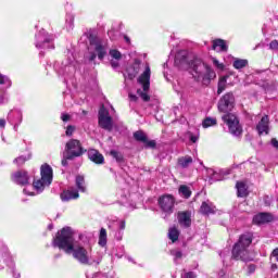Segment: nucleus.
<instances>
[{
	"instance_id": "1",
	"label": "nucleus",
	"mask_w": 278,
	"mask_h": 278,
	"mask_svg": "<svg viewBox=\"0 0 278 278\" xmlns=\"http://www.w3.org/2000/svg\"><path fill=\"white\" fill-rule=\"evenodd\" d=\"M52 247H56L67 255H72L83 266H99L103 262V253L96 252L90 254L88 249L75 241L71 227H64L58 232L53 239Z\"/></svg>"
},
{
	"instance_id": "2",
	"label": "nucleus",
	"mask_w": 278,
	"mask_h": 278,
	"mask_svg": "<svg viewBox=\"0 0 278 278\" xmlns=\"http://www.w3.org/2000/svg\"><path fill=\"white\" fill-rule=\"evenodd\" d=\"M174 64L178 68H191L192 77L197 81H202L204 86H207L212 79H216V72L210 65L202 62L201 59H194L191 63L188 62V53L186 51H180L176 54Z\"/></svg>"
},
{
	"instance_id": "3",
	"label": "nucleus",
	"mask_w": 278,
	"mask_h": 278,
	"mask_svg": "<svg viewBox=\"0 0 278 278\" xmlns=\"http://www.w3.org/2000/svg\"><path fill=\"white\" fill-rule=\"evenodd\" d=\"M233 103H236V98H233V93L228 92L219 100L218 110L224 113L222 121L227 125L231 136L240 138V136H242V126L240 125L238 116L232 113H227L233 110Z\"/></svg>"
},
{
	"instance_id": "4",
	"label": "nucleus",
	"mask_w": 278,
	"mask_h": 278,
	"mask_svg": "<svg viewBox=\"0 0 278 278\" xmlns=\"http://www.w3.org/2000/svg\"><path fill=\"white\" fill-rule=\"evenodd\" d=\"M40 175H41V178L35 180L33 182V187L26 186L24 188V194H27L28 197H36V194H40V192H42L45 188L51 186L53 181V168L50 167L49 164L41 165ZM31 190H36V192Z\"/></svg>"
},
{
	"instance_id": "5",
	"label": "nucleus",
	"mask_w": 278,
	"mask_h": 278,
	"mask_svg": "<svg viewBox=\"0 0 278 278\" xmlns=\"http://www.w3.org/2000/svg\"><path fill=\"white\" fill-rule=\"evenodd\" d=\"M251 242H253V235L251 232L241 235L238 242L235 244L232 249L233 260H241L242 262H251L253 260V253L249 251V247H251Z\"/></svg>"
},
{
	"instance_id": "6",
	"label": "nucleus",
	"mask_w": 278,
	"mask_h": 278,
	"mask_svg": "<svg viewBox=\"0 0 278 278\" xmlns=\"http://www.w3.org/2000/svg\"><path fill=\"white\" fill-rule=\"evenodd\" d=\"M87 38H89V51L91 53L89 60L92 62L97 56L98 60H103L108 55V41L101 40L92 35H87Z\"/></svg>"
},
{
	"instance_id": "7",
	"label": "nucleus",
	"mask_w": 278,
	"mask_h": 278,
	"mask_svg": "<svg viewBox=\"0 0 278 278\" xmlns=\"http://www.w3.org/2000/svg\"><path fill=\"white\" fill-rule=\"evenodd\" d=\"M138 83L142 86L143 91L138 89L137 93L143 101H149V88H151V67L149 64L146 65L144 72L139 76Z\"/></svg>"
},
{
	"instance_id": "8",
	"label": "nucleus",
	"mask_w": 278,
	"mask_h": 278,
	"mask_svg": "<svg viewBox=\"0 0 278 278\" xmlns=\"http://www.w3.org/2000/svg\"><path fill=\"white\" fill-rule=\"evenodd\" d=\"M65 153L67 160H75V157H81L86 153V150H84L79 140L71 139L65 144Z\"/></svg>"
},
{
	"instance_id": "9",
	"label": "nucleus",
	"mask_w": 278,
	"mask_h": 278,
	"mask_svg": "<svg viewBox=\"0 0 278 278\" xmlns=\"http://www.w3.org/2000/svg\"><path fill=\"white\" fill-rule=\"evenodd\" d=\"M35 38H36L35 47L37 49H54L53 36L47 34V31L45 29H41L36 35Z\"/></svg>"
},
{
	"instance_id": "10",
	"label": "nucleus",
	"mask_w": 278,
	"mask_h": 278,
	"mask_svg": "<svg viewBox=\"0 0 278 278\" xmlns=\"http://www.w3.org/2000/svg\"><path fill=\"white\" fill-rule=\"evenodd\" d=\"M110 112L114 113L113 106H110V111L105 109V106H101L99 111V125L102 129H106L108 131H112V117L110 116Z\"/></svg>"
},
{
	"instance_id": "11",
	"label": "nucleus",
	"mask_w": 278,
	"mask_h": 278,
	"mask_svg": "<svg viewBox=\"0 0 278 278\" xmlns=\"http://www.w3.org/2000/svg\"><path fill=\"white\" fill-rule=\"evenodd\" d=\"M8 123H10L14 131H18L21 123H23V111L21 109H12L7 116Z\"/></svg>"
},
{
	"instance_id": "12",
	"label": "nucleus",
	"mask_w": 278,
	"mask_h": 278,
	"mask_svg": "<svg viewBox=\"0 0 278 278\" xmlns=\"http://www.w3.org/2000/svg\"><path fill=\"white\" fill-rule=\"evenodd\" d=\"M159 205L165 214H173L175 208V198L172 194H165L159 198Z\"/></svg>"
},
{
	"instance_id": "13",
	"label": "nucleus",
	"mask_w": 278,
	"mask_h": 278,
	"mask_svg": "<svg viewBox=\"0 0 278 278\" xmlns=\"http://www.w3.org/2000/svg\"><path fill=\"white\" fill-rule=\"evenodd\" d=\"M12 181L18 186H27L29 184V175L25 170L16 172L12 175Z\"/></svg>"
},
{
	"instance_id": "14",
	"label": "nucleus",
	"mask_w": 278,
	"mask_h": 278,
	"mask_svg": "<svg viewBox=\"0 0 278 278\" xmlns=\"http://www.w3.org/2000/svg\"><path fill=\"white\" fill-rule=\"evenodd\" d=\"M75 199H79V191H77L75 187H70L61 193V200L64 202L73 201Z\"/></svg>"
},
{
	"instance_id": "15",
	"label": "nucleus",
	"mask_w": 278,
	"mask_h": 278,
	"mask_svg": "<svg viewBox=\"0 0 278 278\" xmlns=\"http://www.w3.org/2000/svg\"><path fill=\"white\" fill-rule=\"evenodd\" d=\"M88 157L94 164H103L105 162V157L96 149L88 150Z\"/></svg>"
},
{
	"instance_id": "16",
	"label": "nucleus",
	"mask_w": 278,
	"mask_h": 278,
	"mask_svg": "<svg viewBox=\"0 0 278 278\" xmlns=\"http://www.w3.org/2000/svg\"><path fill=\"white\" fill-rule=\"evenodd\" d=\"M273 220V215L269 213H260L253 217L254 225H264L265 223H270Z\"/></svg>"
},
{
	"instance_id": "17",
	"label": "nucleus",
	"mask_w": 278,
	"mask_h": 278,
	"mask_svg": "<svg viewBox=\"0 0 278 278\" xmlns=\"http://www.w3.org/2000/svg\"><path fill=\"white\" fill-rule=\"evenodd\" d=\"M269 119H268V115H265L262 117V119L258 122L256 129L260 134V136H262V134L268 135L269 131V126H268Z\"/></svg>"
},
{
	"instance_id": "18",
	"label": "nucleus",
	"mask_w": 278,
	"mask_h": 278,
	"mask_svg": "<svg viewBox=\"0 0 278 278\" xmlns=\"http://www.w3.org/2000/svg\"><path fill=\"white\" fill-rule=\"evenodd\" d=\"M200 212L204 216H210V214H216V206L214 205V203L206 201L202 203Z\"/></svg>"
},
{
	"instance_id": "19",
	"label": "nucleus",
	"mask_w": 278,
	"mask_h": 278,
	"mask_svg": "<svg viewBox=\"0 0 278 278\" xmlns=\"http://www.w3.org/2000/svg\"><path fill=\"white\" fill-rule=\"evenodd\" d=\"M109 55L112 58L111 60L112 68H118L119 66L118 62H121V58H123V54L121 53V51L116 49H112L110 50Z\"/></svg>"
},
{
	"instance_id": "20",
	"label": "nucleus",
	"mask_w": 278,
	"mask_h": 278,
	"mask_svg": "<svg viewBox=\"0 0 278 278\" xmlns=\"http://www.w3.org/2000/svg\"><path fill=\"white\" fill-rule=\"evenodd\" d=\"M178 223L181 227H190L192 225L190 212L178 213Z\"/></svg>"
},
{
	"instance_id": "21",
	"label": "nucleus",
	"mask_w": 278,
	"mask_h": 278,
	"mask_svg": "<svg viewBox=\"0 0 278 278\" xmlns=\"http://www.w3.org/2000/svg\"><path fill=\"white\" fill-rule=\"evenodd\" d=\"M138 73H140V63H135L134 65L127 67L124 77L125 79H135Z\"/></svg>"
},
{
	"instance_id": "22",
	"label": "nucleus",
	"mask_w": 278,
	"mask_h": 278,
	"mask_svg": "<svg viewBox=\"0 0 278 278\" xmlns=\"http://www.w3.org/2000/svg\"><path fill=\"white\" fill-rule=\"evenodd\" d=\"M213 50L217 51V53H220V51H227V42L223 39H216L213 41Z\"/></svg>"
},
{
	"instance_id": "23",
	"label": "nucleus",
	"mask_w": 278,
	"mask_h": 278,
	"mask_svg": "<svg viewBox=\"0 0 278 278\" xmlns=\"http://www.w3.org/2000/svg\"><path fill=\"white\" fill-rule=\"evenodd\" d=\"M192 156L186 155L178 159V166L180 168H188L192 164Z\"/></svg>"
},
{
	"instance_id": "24",
	"label": "nucleus",
	"mask_w": 278,
	"mask_h": 278,
	"mask_svg": "<svg viewBox=\"0 0 278 278\" xmlns=\"http://www.w3.org/2000/svg\"><path fill=\"white\" fill-rule=\"evenodd\" d=\"M178 194H180L184 199H190V197H192V190H190V187L182 185L178 189Z\"/></svg>"
},
{
	"instance_id": "25",
	"label": "nucleus",
	"mask_w": 278,
	"mask_h": 278,
	"mask_svg": "<svg viewBox=\"0 0 278 278\" xmlns=\"http://www.w3.org/2000/svg\"><path fill=\"white\" fill-rule=\"evenodd\" d=\"M232 66L237 71H240L241 68H245V66H249V61L247 59H235Z\"/></svg>"
},
{
	"instance_id": "26",
	"label": "nucleus",
	"mask_w": 278,
	"mask_h": 278,
	"mask_svg": "<svg viewBox=\"0 0 278 278\" xmlns=\"http://www.w3.org/2000/svg\"><path fill=\"white\" fill-rule=\"evenodd\" d=\"M237 194L238 197L244 198L247 194H249V191L247 190V185L244 182H237Z\"/></svg>"
},
{
	"instance_id": "27",
	"label": "nucleus",
	"mask_w": 278,
	"mask_h": 278,
	"mask_svg": "<svg viewBox=\"0 0 278 278\" xmlns=\"http://www.w3.org/2000/svg\"><path fill=\"white\" fill-rule=\"evenodd\" d=\"M98 244L100 247H105L108 244V231L105 228H101L100 230Z\"/></svg>"
},
{
	"instance_id": "28",
	"label": "nucleus",
	"mask_w": 278,
	"mask_h": 278,
	"mask_svg": "<svg viewBox=\"0 0 278 278\" xmlns=\"http://www.w3.org/2000/svg\"><path fill=\"white\" fill-rule=\"evenodd\" d=\"M75 16L73 14H67L65 17V27L67 31L73 30V27H75Z\"/></svg>"
},
{
	"instance_id": "29",
	"label": "nucleus",
	"mask_w": 278,
	"mask_h": 278,
	"mask_svg": "<svg viewBox=\"0 0 278 278\" xmlns=\"http://www.w3.org/2000/svg\"><path fill=\"white\" fill-rule=\"evenodd\" d=\"M76 186L79 192H86V181L84 179V176H76Z\"/></svg>"
},
{
	"instance_id": "30",
	"label": "nucleus",
	"mask_w": 278,
	"mask_h": 278,
	"mask_svg": "<svg viewBox=\"0 0 278 278\" xmlns=\"http://www.w3.org/2000/svg\"><path fill=\"white\" fill-rule=\"evenodd\" d=\"M168 238L172 242H177L179 240V230L175 227L169 228Z\"/></svg>"
},
{
	"instance_id": "31",
	"label": "nucleus",
	"mask_w": 278,
	"mask_h": 278,
	"mask_svg": "<svg viewBox=\"0 0 278 278\" xmlns=\"http://www.w3.org/2000/svg\"><path fill=\"white\" fill-rule=\"evenodd\" d=\"M0 86H4V88H12V80L10 77L0 74Z\"/></svg>"
},
{
	"instance_id": "32",
	"label": "nucleus",
	"mask_w": 278,
	"mask_h": 278,
	"mask_svg": "<svg viewBox=\"0 0 278 278\" xmlns=\"http://www.w3.org/2000/svg\"><path fill=\"white\" fill-rule=\"evenodd\" d=\"M227 88V76H223L218 81L217 94H222L223 91Z\"/></svg>"
},
{
	"instance_id": "33",
	"label": "nucleus",
	"mask_w": 278,
	"mask_h": 278,
	"mask_svg": "<svg viewBox=\"0 0 278 278\" xmlns=\"http://www.w3.org/2000/svg\"><path fill=\"white\" fill-rule=\"evenodd\" d=\"M135 140L138 142H147V134H144L142 130H138L134 134Z\"/></svg>"
},
{
	"instance_id": "34",
	"label": "nucleus",
	"mask_w": 278,
	"mask_h": 278,
	"mask_svg": "<svg viewBox=\"0 0 278 278\" xmlns=\"http://www.w3.org/2000/svg\"><path fill=\"white\" fill-rule=\"evenodd\" d=\"M214 125H216V118L206 117V118L202 122V127H203L204 129H207V127H214Z\"/></svg>"
},
{
	"instance_id": "35",
	"label": "nucleus",
	"mask_w": 278,
	"mask_h": 278,
	"mask_svg": "<svg viewBox=\"0 0 278 278\" xmlns=\"http://www.w3.org/2000/svg\"><path fill=\"white\" fill-rule=\"evenodd\" d=\"M208 175H211V182L212 181H223V176H220V174L214 172L213 169L208 170Z\"/></svg>"
},
{
	"instance_id": "36",
	"label": "nucleus",
	"mask_w": 278,
	"mask_h": 278,
	"mask_svg": "<svg viewBox=\"0 0 278 278\" xmlns=\"http://www.w3.org/2000/svg\"><path fill=\"white\" fill-rule=\"evenodd\" d=\"M170 255H173L175 264H177V262L184 257V253H181L179 250H172Z\"/></svg>"
},
{
	"instance_id": "37",
	"label": "nucleus",
	"mask_w": 278,
	"mask_h": 278,
	"mask_svg": "<svg viewBox=\"0 0 278 278\" xmlns=\"http://www.w3.org/2000/svg\"><path fill=\"white\" fill-rule=\"evenodd\" d=\"M31 155H27V156H18L17 159L14 160V164H16L17 166H23L24 163L27 162V160H30Z\"/></svg>"
},
{
	"instance_id": "38",
	"label": "nucleus",
	"mask_w": 278,
	"mask_h": 278,
	"mask_svg": "<svg viewBox=\"0 0 278 278\" xmlns=\"http://www.w3.org/2000/svg\"><path fill=\"white\" fill-rule=\"evenodd\" d=\"M211 61L213 63V66L217 68L218 71H224L225 70V64L220 63L216 58H211Z\"/></svg>"
},
{
	"instance_id": "39",
	"label": "nucleus",
	"mask_w": 278,
	"mask_h": 278,
	"mask_svg": "<svg viewBox=\"0 0 278 278\" xmlns=\"http://www.w3.org/2000/svg\"><path fill=\"white\" fill-rule=\"evenodd\" d=\"M113 254L115 255V257H118V260H121V257H125V248L119 247L115 249V251H113Z\"/></svg>"
},
{
	"instance_id": "40",
	"label": "nucleus",
	"mask_w": 278,
	"mask_h": 278,
	"mask_svg": "<svg viewBox=\"0 0 278 278\" xmlns=\"http://www.w3.org/2000/svg\"><path fill=\"white\" fill-rule=\"evenodd\" d=\"M115 225H116L118 231H125V225H126L125 219H117L115 222Z\"/></svg>"
},
{
	"instance_id": "41",
	"label": "nucleus",
	"mask_w": 278,
	"mask_h": 278,
	"mask_svg": "<svg viewBox=\"0 0 278 278\" xmlns=\"http://www.w3.org/2000/svg\"><path fill=\"white\" fill-rule=\"evenodd\" d=\"M73 134H75V126L73 125L67 126L65 130V136L71 137L73 136Z\"/></svg>"
},
{
	"instance_id": "42",
	"label": "nucleus",
	"mask_w": 278,
	"mask_h": 278,
	"mask_svg": "<svg viewBox=\"0 0 278 278\" xmlns=\"http://www.w3.org/2000/svg\"><path fill=\"white\" fill-rule=\"evenodd\" d=\"M143 144H146L147 149H155V140H149L147 139V142H143Z\"/></svg>"
},
{
	"instance_id": "43",
	"label": "nucleus",
	"mask_w": 278,
	"mask_h": 278,
	"mask_svg": "<svg viewBox=\"0 0 278 278\" xmlns=\"http://www.w3.org/2000/svg\"><path fill=\"white\" fill-rule=\"evenodd\" d=\"M269 49H271V51H277L278 50V41L277 40H273L269 43Z\"/></svg>"
},
{
	"instance_id": "44",
	"label": "nucleus",
	"mask_w": 278,
	"mask_h": 278,
	"mask_svg": "<svg viewBox=\"0 0 278 278\" xmlns=\"http://www.w3.org/2000/svg\"><path fill=\"white\" fill-rule=\"evenodd\" d=\"M71 71H75V67H73V65L71 64L65 65L64 71L62 72V75H65V73H71Z\"/></svg>"
},
{
	"instance_id": "45",
	"label": "nucleus",
	"mask_w": 278,
	"mask_h": 278,
	"mask_svg": "<svg viewBox=\"0 0 278 278\" xmlns=\"http://www.w3.org/2000/svg\"><path fill=\"white\" fill-rule=\"evenodd\" d=\"M61 119L63 121V123H68V121H71V115L63 113L61 115Z\"/></svg>"
},
{
	"instance_id": "46",
	"label": "nucleus",
	"mask_w": 278,
	"mask_h": 278,
	"mask_svg": "<svg viewBox=\"0 0 278 278\" xmlns=\"http://www.w3.org/2000/svg\"><path fill=\"white\" fill-rule=\"evenodd\" d=\"M68 160H73V159L66 157V152H65L62 160V166H68Z\"/></svg>"
},
{
	"instance_id": "47",
	"label": "nucleus",
	"mask_w": 278,
	"mask_h": 278,
	"mask_svg": "<svg viewBox=\"0 0 278 278\" xmlns=\"http://www.w3.org/2000/svg\"><path fill=\"white\" fill-rule=\"evenodd\" d=\"M197 276H194V273L189 271V273H185L181 278H195Z\"/></svg>"
},
{
	"instance_id": "48",
	"label": "nucleus",
	"mask_w": 278,
	"mask_h": 278,
	"mask_svg": "<svg viewBox=\"0 0 278 278\" xmlns=\"http://www.w3.org/2000/svg\"><path fill=\"white\" fill-rule=\"evenodd\" d=\"M8 103V98H5V94H0V105H3Z\"/></svg>"
},
{
	"instance_id": "49",
	"label": "nucleus",
	"mask_w": 278,
	"mask_h": 278,
	"mask_svg": "<svg viewBox=\"0 0 278 278\" xmlns=\"http://www.w3.org/2000/svg\"><path fill=\"white\" fill-rule=\"evenodd\" d=\"M116 240H123V230H117L115 233Z\"/></svg>"
},
{
	"instance_id": "50",
	"label": "nucleus",
	"mask_w": 278,
	"mask_h": 278,
	"mask_svg": "<svg viewBox=\"0 0 278 278\" xmlns=\"http://www.w3.org/2000/svg\"><path fill=\"white\" fill-rule=\"evenodd\" d=\"M111 155L115 157V160H121V154L117 151H111Z\"/></svg>"
},
{
	"instance_id": "51",
	"label": "nucleus",
	"mask_w": 278,
	"mask_h": 278,
	"mask_svg": "<svg viewBox=\"0 0 278 278\" xmlns=\"http://www.w3.org/2000/svg\"><path fill=\"white\" fill-rule=\"evenodd\" d=\"M191 142H197L199 140V136L197 135H190Z\"/></svg>"
},
{
	"instance_id": "52",
	"label": "nucleus",
	"mask_w": 278,
	"mask_h": 278,
	"mask_svg": "<svg viewBox=\"0 0 278 278\" xmlns=\"http://www.w3.org/2000/svg\"><path fill=\"white\" fill-rule=\"evenodd\" d=\"M271 255L276 258V262H278V248L273 251Z\"/></svg>"
},
{
	"instance_id": "53",
	"label": "nucleus",
	"mask_w": 278,
	"mask_h": 278,
	"mask_svg": "<svg viewBox=\"0 0 278 278\" xmlns=\"http://www.w3.org/2000/svg\"><path fill=\"white\" fill-rule=\"evenodd\" d=\"M0 129H5V119L0 118Z\"/></svg>"
},
{
	"instance_id": "54",
	"label": "nucleus",
	"mask_w": 278,
	"mask_h": 278,
	"mask_svg": "<svg viewBox=\"0 0 278 278\" xmlns=\"http://www.w3.org/2000/svg\"><path fill=\"white\" fill-rule=\"evenodd\" d=\"M271 146H274L275 149H278V141H277V139H271Z\"/></svg>"
},
{
	"instance_id": "55",
	"label": "nucleus",
	"mask_w": 278,
	"mask_h": 278,
	"mask_svg": "<svg viewBox=\"0 0 278 278\" xmlns=\"http://www.w3.org/2000/svg\"><path fill=\"white\" fill-rule=\"evenodd\" d=\"M124 40L127 45H131V39L127 35L124 36Z\"/></svg>"
},
{
	"instance_id": "56",
	"label": "nucleus",
	"mask_w": 278,
	"mask_h": 278,
	"mask_svg": "<svg viewBox=\"0 0 278 278\" xmlns=\"http://www.w3.org/2000/svg\"><path fill=\"white\" fill-rule=\"evenodd\" d=\"M129 99L130 101H137L138 97H136V94L129 93Z\"/></svg>"
},
{
	"instance_id": "57",
	"label": "nucleus",
	"mask_w": 278,
	"mask_h": 278,
	"mask_svg": "<svg viewBox=\"0 0 278 278\" xmlns=\"http://www.w3.org/2000/svg\"><path fill=\"white\" fill-rule=\"evenodd\" d=\"M126 260H128L131 264H136V261L131 256H126Z\"/></svg>"
},
{
	"instance_id": "58",
	"label": "nucleus",
	"mask_w": 278,
	"mask_h": 278,
	"mask_svg": "<svg viewBox=\"0 0 278 278\" xmlns=\"http://www.w3.org/2000/svg\"><path fill=\"white\" fill-rule=\"evenodd\" d=\"M12 273H13V277H14V278H21V274H16V271H15L14 269H13Z\"/></svg>"
},
{
	"instance_id": "59",
	"label": "nucleus",
	"mask_w": 278,
	"mask_h": 278,
	"mask_svg": "<svg viewBox=\"0 0 278 278\" xmlns=\"http://www.w3.org/2000/svg\"><path fill=\"white\" fill-rule=\"evenodd\" d=\"M2 251H3V253H8V247L2 244Z\"/></svg>"
},
{
	"instance_id": "60",
	"label": "nucleus",
	"mask_w": 278,
	"mask_h": 278,
	"mask_svg": "<svg viewBox=\"0 0 278 278\" xmlns=\"http://www.w3.org/2000/svg\"><path fill=\"white\" fill-rule=\"evenodd\" d=\"M250 269H251V270H255V267H254V266H250Z\"/></svg>"
},
{
	"instance_id": "61",
	"label": "nucleus",
	"mask_w": 278,
	"mask_h": 278,
	"mask_svg": "<svg viewBox=\"0 0 278 278\" xmlns=\"http://www.w3.org/2000/svg\"><path fill=\"white\" fill-rule=\"evenodd\" d=\"M2 140H3V142H5V138L2 136Z\"/></svg>"
},
{
	"instance_id": "62",
	"label": "nucleus",
	"mask_w": 278,
	"mask_h": 278,
	"mask_svg": "<svg viewBox=\"0 0 278 278\" xmlns=\"http://www.w3.org/2000/svg\"><path fill=\"white\" fill-rule=\"evenodd\" d=\"M220 275H225V271H222Z\"/></svg>"
},
{
	"instance_id": "63",
	"label": "nucleus",
	"mask_w": 278,
	"mask_h": 278,
	"mask_svg": "<svg viewBox=\"0 0 278 278\" xmlns=\"http://www.w3.org/2000/svg\"><path fill=\"white\" fill-rule=\"evenodd\" d=\"M102 278H105V276H102Z\"/></svg>"
}]
</instances>
